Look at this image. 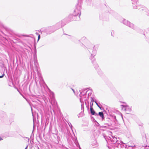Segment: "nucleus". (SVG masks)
<instances>
[{
  "instance_id": "obj_1",
  "label": "nucleus",
  "mask_w": 149,
  "mask_h": 149,
  "mask_svg": "<svg viewBox=\"0 0 149 149\" xmlns=\"http://www.w3.org/2000/svg\"><path fill=\"white\" fill-rule=\"evenodd\" d=\"M81 0H78V3L77 5L76 6V8L74 10V15H70L69 16V17H74V19L75 17L79 15L78 19V20H79L80 19V16L81 15Z\"/></svg>"
},
{
  "instance_id": "obj_2",
  "label": "nucleus",
  "mask_w": 149,
  "mask_h": 149,
  "mask_svg": "<svg viewBox=\"0 0 149 149\" xmlns=\"http://www.w3.org/2000/svg\"><path fill=\"white\" fill-rule=\"evenodd\" d=\"M91 47L93 48V51L91 53V55L90 57V59L92 61V63L93 64V65L94 66L95 68L96 69L98 67V64L95 62V59L94 58V56L96 55V50L95 48V46L93 47V45L91 44Z\"/></svg>"
},
{
  "instance_id": "obj_3",
  "label": "nucleus",
  "mask_w": 149,
  "mask_h": 149,
  "mask_svg": "<svg viewBox=\"0 0 149 149\" xmlns=\"http://www.w3.org/2000/svg\"><path fill=\"white\" fill-rule=\"evenodd\" d=\"M84 91H85V90L82 91L81 92V91L80 90V93L79 95L80 97V101L81 103V110H82L81 112L79 114L80 116H82V112L83 113L84 111V102L83 101V100L84 98H85V96H86V93H84Z\"/></svg>"
},
{
  "instance_id": "obj_4",
  "label": "nucleus",
  "mask_w": 149,
  "mask_h": 149,
  "mask_svg": "<svg viewBox=\"0 0 149 149\" xmlns=\"http://www.w3.org/2000/svg\"><path fill=\"white\" fill-rule=\"evenodd\" d=\"M133 8H137L141 10H145L146 8L142 6L141 5L137 6V3L138 2V0H131Z\"/></svg>"
},
{
  "instance_id": "obj_5",
  "label": "nucleus",
  "mask_w": 149,
  "mask_h": 149,
  "mask_svg": "<svg viewBox=\"0 0 149 149\" xmlns=\"http://www.w3.org/2000/svg\"><path fill=\"white\" fill-rule=\"evenodd\" d=\"M123 23L125 25L127 26L132 29L134 30L135 29V27L134 24L131 23L130 22H129L125 19H124L123 20Z\"/></svg>"
},
{
  "instance_id": "obj_6",
  "label": "nucleus",
  "mask_w": 149,
  "mask_h": 149,
  "mask_svg": "<svg viewBox=\"0 0 149 149\" xmlns=\"http://www.w3.org/2000/svg\"><path fill=\"white\" fill-rule=\"evenodd\" d=\"M54 27L53 26L49 27L45 29L44 32L48 34H51L54 32L56 30L54 29Z\"/></svg>"
},
{
  "instance_id": "obj_7",
  "label": "nucleus",
  "mask_w": 149,
  "mask_h": 149,
  "mask_svg": "<svg viewBox=\"0 0 149 149\" xmlns=\"http://www.w3.org/2000/svg\"><path fill=\"white\" fill-rule=\"evenodd\" d=\"M121 106L122 107V109L125 111L127 113H128L131 111V109L127 105H122Z\"/></svg>"
},
{
  "instance_id": "obj_8",
  "label": "nucleus",
  "mask_w": 149,
  "mask_h": 149,
  "mask_svg": "<svg viewBox=\"0 0 149 149\" xmlns=\"http://www.w3.org/2000/svg\"><path fill=\"white\" fill-rule=\"evenodd\" d=\"M63 21H61L58 23H57L55 25V27L56 28V29H57L59 28L62 27L65 25V24L62 23Z\"/></svg>"
},
{
  "instance_id": "obj_9",
  "label": "nucleus",
  "mask_w": 149,
  "mask_h": 149,
  "mask_svg": "<svg viewBox=\"0 0 149 149\" xmlns=\"http://www.w3.org/2000/svg\"><path fill=\"white\" fill-rule=\"evenodd\" d=\"M112 137L113 139H111V142L113 144L116 143L117 142H118V140H117V138L113 136H112Z\"/></svg>"
},
{
  "instance_id": "obj_10",
  "label": "nucleus",
  "mask_w": 149,
  "mask_h": 149,
  "mask_svg": "<svg viewBox=\"0 0 149 149\" xmlns=\"http://www.w3.org/2000/svg\"><path fill=\"white\" fill-rule=\"evenodd\" d=\"M91 113L92 115H95L96 116H98V114L96 113L95 111L94 110L93 107H90Z\"/></svg>"
},
{
  "instance_id": "obj_11",
  "label": "nucleus",
  "mask_w": 149,
  "mask_h": 149,
  "mask_svg": "<svg viewBox=\"0 0 149 149\" xmlns=\"http://www.w3.org/2000/svg\"><path fill=\"white\" fill-rule=\"evenodd\" d=\"M91 145L93 148L96 147L98 146V144L97 141L96 140H94L91 143Z\"/></svg>"
},
{
  "instance_id": "obj_12",
  "label": "nucleus",
  "mask_w": 149,
  "mask_h": 149,
  "mask_svg": "<svg viewBox=\"0 0 149 149\" xmlns=\"http://www.w3.org/2000/svg\"><path fill=\"white\" fill-rule=\"evenodd\" d=\"M99 116L102 118V120H103L104 119V117L103 113L102 112H99L98 114V116Z\"/></svg>"
},
{
  "instance_id": "obj_13",
  "label": "nucleus",
  "mask_w": 149,
  "mask_h": 149,
  "mask_svg": "<svg viewBox=\"0 0 149 149\" xmlns=\"http://www.w3.org/2000/svg\"><path fill=\"white\" fill-rule=\"evenodd\" d=\"M130 143H131L129 142L128 143V145H126L125 148H128L129 147H133L135 146V145H134V144H130Z\"/></svg>"
},
{
  "instance_id": "obj_14",
  "label": "nucleus",
  "mask_w": 149,
  "mask_h": 149,
  "mask_svg": "<svg viewBox=\"0 0 149 149\" xmlns=\"http://www.w3.org/2000/svg\"><path fill=\"white\" fill-rule=\"evenodd\" d=\"M95 103L96 104V105H97V106H98V107H99V108L101 109V110H104V108H102V107H101L100 106V104H98L97 102L96 101H95Z\"/></svg>"
},
{
  "instance_id": "obj_15",
  "label": "nucleus",
  "mask_w": 149,
  "mask_h": 149,
  "mask_svg": "<svg viewBox=\"0 0 149 149\" xmlns=\"http://www.w3.org/2000/svg\"><path fill=\"white\" fill-rule=\"evenodd\" d=\"M91 103H92V102H95V101H96L95 100H94V97H91Z\"/></svg>"
},
{
  "instance_id": "obj_16",
  "label": "nucleus",
  "mask_w": 149,
  "mask_h": 149,
  "mask_svg": "<svg viewBox=\"0 0 149 149\" xmlns=\"http://www.w3.org/2000/svg\"><path fill=\"white\" fill-rule=\"evenodd\" d=\"M144 149H149V146L146 145L144 146Z\"/></svg>"
},
{
  "instance_id": "obj_17",
  "label": "nucleus",
  "mask_w": 149,
  "mask_h": 149,
  "mask_svg": "<svg viewBox=\"0 0 149 149\" xmlns=\"http://www.w3.org/2000/svg\"><path fill=\"white\" fill-rule=\"evenodd\" d=\"M146 31L147 33L149 32V28L146 29Z\"/></svg>"
},
{
  "instance_id": "obj_18",
  "label": "nucleus",
  "mask_w": 149,
  "mask_h": 149,
  "mask_svg": "<svg viewBox=\"0 0 149 149\" xmlns=\"http://www.w3.org/2000/svg\"><path fill=\"white\" fill-rule=\"evenodd\" d=\"M142 138L143 139L146 138V136L145 134H143V136Z\"/></svg>"
},
{
  "instance_id": "obj_19",
  "label": "nucleus",
  "mask_w": 149,
  "mask_h": 149,
  "mask_svg": "<svg viewBox=\"0 0 149 149\" xmlns=\"http://www.w3.org/2000/svg\"><path fill=\"white\" fill-rule=\"evenodd\" d=\"M93 102H92L91 103V104H90V107H93Z\"/></svg>"
},
{
  "instance_id": "obj_20",
  "label": "nucleus",
  "mask_w": 149,
  "mask_h": 149,
  "mask_svg": "<svg viewBox=\"0 0 149 149\" xmlns=\"http://www.w3.org/2000/svg\"><path fill=\"white\" fill-rule=\"evenodd\" d=\"M40 38V35H39L38 36V41L39 40V39Z\"/></svg>"
},
{
  "instance_id": "obj_21",
  "label": "nucleus",
  "mask_w": 149,
  "mask_h": 149,
  "mask_svg": "<svg viewBox=\"0 0 149 149\" xmlns=\"http://www.w3.org/2000/svg\"><path fill=\"white\" fill-rule=\"evenodd\" d=\"M113 34H114V32H113V31H112L111 32V35L113 36H114L113 35Z\"/></svg>"
},
{
  "instance_id": "obj_22",
  "label": "nucleus",
  "mask_w": 149,
  "mask_h": 149,
  "mask_svg": "<svg viewBox=\"0 0 149 149\" xmlns=\"http://www.w3.org/2000/svg\"><path fill=\"white\" fill-rule=\"evenodd\" d=\"M36 63H37V60L36 59V60H35V61H34L35 64H36Z\"/></svg>"
},
{
  "instance_id": "obj_23",
  "label": "nucleus",
  "mask_w": 149,
  "mask_h": 149,
  "mask_svg": "<svg viewBox=\"0 0 149 149\" xmlns=\"http://www.w3.org/2000/svg\"><path fill=\"white\" fill-rule=\"evenodd\" d=\"M4 75V74H3V75H2L1 76H0V78L3 77Z\"/></svg>"
},
{
  "instance_id": "obj_24",
  "label": "nucleus",
  "mask_w": 149,
  "mask_h": 149,
  "mask_svg": "<svg viewBox=\"0 0 149 149\" xmlns=\"http://www.w3.org/2000/svg\"><path fill=\"white\" fill-rule=\"evenodd\" d=\"M113 117H114V118L115 119V120H116V116L114 115Z\"/></svg>"
},
{
  "instance_id": "obj_25",
  "label": "nucleus",
  "mask_w": 149,
  "mask_h": 149,
  "mask_svg": "<svg viewBox=\"0 0 149 149\" xmlns=\"http://www.w3.org/2000/svg\"><path fill=\"white\" fill-rule=\"evenodd\" d=\"M89 49H90V50H89V52L90 53H91V49L89 48Z\"/></svg>"
},
{
  "instance_id": "obj_26",
  "label": "nucleus",
  "mask_w": 149,
  "mask_h": 149,
  "mask_svg": "<svg viewBox=\"0 0 149 149\" xmlns=\"http://www.w3.org/2000/svg\"><path fill=\"white\" fill-rule=\"evenodd\" d=\"M2 139H2V138L1 137H0V141H1Z\"/></svg>"
},
{
  "instance_id": "obj_27",
  "label": "nucleus",
  "mask_w": 149,
  "mask_h": 149,
  "mask_svg": "<svg viewBox=\"0 0 149 149\" xmlns=\"http://www.w3.org/2000/svg\"><path fill=\"white\" fill-rule=\"evenodd\" d=\"M90 95H91V94H90L89 93H88V96H89Z\"/></svg>"
},
{
  "instance_id": "obj_28",
  "label": "nucleus",
  "mask_w": 149,
  "mask_h": 149,
  "mask_svg": "<svg viewBox=\"0 0 149 149\" xmlns=\"http://www.w3.org/2000/svg\"><path fill=\"white\" fill-rule=\"evenodd\" d=\"M34 127H35V125H33V129H34Z\"/></svg>"
},
{
  "instance_id": "obj_29",
  "label": "nucleus",
  "mask_w": 149,
  "mask_h": 149,
  "mask_svg": "<svg viewBox=\"0 0 149 149\" xmlns=\"http://www.w3.org/2000/svg\"><path fill=\"white\" fill-rule=\"evenodd\" d=\"M141 126H143V124L141 123V125H140Z\"/></svg>"
},
{
  "instance_id": "obj_30",
  "label": "nucleus",
  "mask_w": 149,
  "mask_h": 149,
  "mask_svg": "<svg viewBox=\"0 0 149 149\" xmlns=\"http://www.w3.org/2000/svg\"><path fill=\"white\" fill-rule=\"evenodd\" d=\"M106 127V126H103L102 127H103V128H105Z\"/></svg>"
},
{
  "instance_id": "obj_31",
  "label": "nucleus",
  "mask_w": 149,
  "mask_h": 149,
  "mask_svg": "<svg viewBox=\"0 0 149 149\" xmlns=\"http://www.w3.org/2000/svg\"><path fill=\"white\" fill-rule=\"evenodd\" d=\"M147 15L149 16V12L148 13Z\"/></svg>"
},
{
  "instance_id": "obj_32",
  "label": "nucleus",
  "mask_w": 149,
  "mask_h": 149,
  "mask_svg": "<svg viewBox=\"0 0 149 149\" xmlns=\"http://www.w3.org/2000/svg\"><path fill=\"white\" fill-rule=\"evenodd\" d=\"M28 148V146H27L25 149H27Z\"/></svg>"
},
{
  "instance_id": "obj_33",
  "label": "nucleus",
  "mask_w": 149,
  "mask_h": 149,
  "mask_svg": "<svg viewBox=\"0 0 149 149\" xmlns=\"http://www.w3.org/2000/svg\"><path fill=\"white\" fill-rule=\"evenodd\" d=\"M70 125H71V127H72V125H71V124H70Z\"/></svg>"
},
{
  "instance_id": "obj_34",
  "label": "nucleus",
  "mask_w": 149,
  "mask_h": 149,
  "mask_svg": "<svg viewBox=\"0 0 149 149\" xmlns=\"http://www.w3.org/2000/svg\"><path fill=\"white\" fill-rule=\"evenodd\" d=\"M72 90V91H74V90L73 89Z\"/></svg>"
},
{
  "instance_id": "obj_35",
  "label": "nucleus",
  "mask_w": 149,
  "mask_h": 149,
  "mask_svg": "<svg viewBox=\"0 0 149 149\" xmlns=\"http://www.w3.org/2000/svg\"><path fill=\"white\" fill-rule=\"evenodd\" d=\"M107 125H108V126H109V125H108L107 124Z\"/></svg>"
},
{
  "instance_id": "obj_36",
  "label": "nucleus",
  "mask_w": 149,
  "mask_h": 149,
  "mask_svg": "<svg viewBox=\"0 0 149 149\" xmlns=\"http://www.w3.org/2000/svg\"><path fill=\"white\" fill-rule=\"evenodd\" d=\"M64 34L65 35H67L66 34L64 33Z\"/></svg>"
},
{
  "instance_id": "obj_37",
  "label": "nucleus",
  "mask_w": 149,
  "mask_h": 149,
  "mask_svg": "<svg viewBox=\"0 0 149 149\" xmlns=\"http://www.w3.org/2000/svg\"><path fill=\"white\" fill-rule=\"evenodd\" d=\"M79 148H80V149H81V148H80V147H79Z\"/></svg>"
}]
</instances>
